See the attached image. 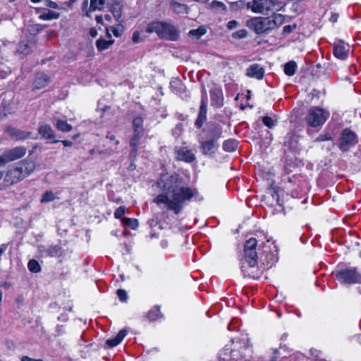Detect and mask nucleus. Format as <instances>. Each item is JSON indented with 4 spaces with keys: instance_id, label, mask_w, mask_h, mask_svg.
I'll return each instance as SVG.
<instances>
[{
    "instance_id": "obj_2",
    "label": "nucleus",
    "mask_w": 361,
    "mask_h": 361,
    "mask_svg": "<svg viewBox=\"0 0 361 361\" xmlns=\"http://www.w3.org/2000/svg\"><path fill=\"white\" fill-rule=\"evenodd\" d=\"M257 241L251 238L244 245V260L242 262L241 271L245 276L256 279L260 274L257 269L258 257L256 252Z\"/></svg>"
},
{
    "instance_id": "obj_32",
    "label": "nucleus",
    "mask_w": 361,
    "mask_h": 361,
    "mask_svg": "<svg viewBox=\"0 0 361 361\" xmlns=\"http://www.w3.org/2000/svg\"><path fill=\"white\" fill-rule=\"evenodd\" d=\"M161 314L159 310V307L155 306L147 314V317L151 321H156L161 318Z\"/></svg>"
},
{
    "instance_id": "obj_53",
    "label": "nucleus",
    "mask_w": 361,
    "mask_h": 361,
    "mask_svg": "<svg viewBox=\"0 0 361 361\" xmlns=\"http://www.w3.org/2000/svg\"><path fill=\"white\" fill-rule=\"evenodd\" d=\"M64 147H71L73 145V142L70 140H62L61 141Z\"/></svg>"
},
{
    "instance_id": "obj_36",
    "label": "nucleus",
    "mask_w": 361,
    "mask_h": 361,
    "mask_svg": "<svg viewBox=\"0 0 361 361\" xmlns=\"http://www.w3.org/2000/svg\"><path fill=\"white\" fill-rule=\"evenodd\" d=\"M206 32H207L206 28L203 26H200L197 29L191 30L189 32V35L194 36L198 39L200 37H202V35H204L206 33Z\"/></svg>"
},
{
    "instance_id": "obj_62",
    "label": "nucleus",
    "mask_w": 361,
    "mask_h": 361,
    "mask_svg": "<svg viewBox=\"0 0 361 361\" xmlns=\"http://www.w3.org/2000/svg\"><path fill=\"white\" fill-rule=\"evenodd\" d=\"M87 6H88V1L85 0L83 1L82 8L85 9V8H87Z\"/></svg>"
},
{
    "instance_id": "obj_47",
    "label": "nucleus",
    "mask_w": 361,
    "mask_h": 361,
    "mask_svg": "<svg viewBox=\"0 0 361 361\" xmlns=\"http://www.w3.org/2000/svg\"><path fill=\"white\" fill-rule=\"evenodd\" d=\"M130 145L132 147L131 153H130V154L132 155L133 153H134V152L135 151V135H134L131 138V140L130 141Z\"/></svg>"
},
{
    "instance_id": "obj_27",
    "label": "nucleus",
    "mask_w": 361,
    "mask_h": 361,
    "mask_svg": "<svg viewBox=\"0 0 361 361\" xmlns=\"http://www.w3.org/2000/svg\"><path fill=\"white\" fill-rule=\"evenodd\" d=\"M56 127L59 130L63 133L70 132L73 128L71 125L68 124L66 121L62 119L56 120Z\"/></svg>"
},
{
    "instance_id": "obj_5",
    "label": "nucleus",
    "mask_w": 361,
    "mask_h": 361,
    "mask_svg": "<svg viewBox=\"0 0 361 361\" xmlns=\"http://www.w3.org/2000/svg\"><path fill=\"white\" fill-rule=\"evenodd\" d=\"M147 32H156L159 37L169 40H176L178 36V30L173 25L159 21L149 24Z\"/></svg>"
},
{
    "instance_id": "obj_43",
    "label": "nucleus",
    "mask_w": 361,
    "mask_h": 361,
    "mask_svg": "<svg viewBox=\"0 0 361 361\" xmlns=\"http://www.w3.org/2000/svg\"><path fill=\"white\" fill-rule=\"evenodd\" d=\"M44 4L46 6L49 7V8H59L58 4L55 1H53L51 0H45Z\"/></svg>"
},
{
    "instance_id": "obj_14",
    "label": "nucleus",
    "mask_w": 361,
    "mask_h": 361,
    "mask_svg": "<svg viewBox=\"0 0 361 361\" xmlns=\"http://www.w3.org/2000/svg\"><path fill=\"white\" fill-rule=\"evenodd\" d=\"M176 158L178 160L185 162H192L195 160V157L191 150L186 147H180L176 148Z\"/></svg>"
},
{
    "instance_id": "obj_9",
    "label": "nucleus",
    "mask_w": 361,
    "mask_h": 361,
    "mask_svg": "<svg viewBox=\"0 0 361 361\" xmlns=\"http://www.w3.org/2000/svg\"><path fill=\"white\" fill-rule=\"evenodd\" d=\"M247 26L257 34L271 29L270 18L255 17L247 21Z\"/></svg>"
},
{
    "instance_id": "obj_41",
    "label": "nucleus",
    "mask_w": 361,
    "mask_h": 361,
    "mask_svg": "<svg viewBox=\"0 0 361 361\" xmlns=\"http://www.w3.org/2000/svg\"><path fill=\"white\" fill-rule=\"evenodd\" d=\"M123 222L125 225L131 227L133 229H135V219L124 218Z\"/></svg>"
},
{
    "instance_id": "obj_7",
    "label": "nucleus",
    "mask_w": 361,
    "mask_h": 361,
    "mask_svg": "<svg viewBox=\"0 0 361 361\" xmlns=\"http://www.w3.org/2000/svg\"><path fill=\"white\" fill-rule=\"evenodd\" d=\"M246 6L252 12L264 15H267L269 12H274L277 10V6H280L274 0H252L248 1Z\"/></svg>"
},
{
    "instance_id": "obj_54",
    "label": "nucleus",
    "mask_w": 361,
    "mask_h": 361,
    "mask_svg": "<svg viewBox=\"0 0 361 361\" xmlns=\"http://www.w3.org/2000/svg\"><path fill=\"white\" fill-rule=\"evenodd\" d=\"M338 15L337 13H334L331 15L330 20L332 23H336L338 20Z\"/></svg>"
},
{
    "instance_id": "obj_29",
    "label": "nucleus",
    "mask_w": 361,
    "mask_h": 361,
    "mask_svg": "<svg viewBox=\"0 0 361 361\" xmlns=\"http://www.w3.org/2000/svg\"><path fill=\"white\" fill-rule=\"evenodd\" d=\"M297 64L295 61H290L284 66V73L288 76H293L295 73Z\"/></svg>"
},
{
    "instance_id": "obj_25",
    "label": "nucleus",
    "mask_w": 361,
    "mask_h": 361,
    "mask_svg": "<svg viewBox=\"0 0 361 361\" xmlns=\"http://www.w3.org/2000/svg\"><path fill=\"white\" fill-rule=\"evenodd\" d=\"M149 225L151 228V231L149 233L151 238L155 237L157 234H159L158 231L164 228L163 225H161L156 219H151L149 221Z\"/></svg>"
},
{
    "instance_id": "obj_57",
    "label": "nucleus",
    "mask_w": 361,
    "mask_h": 361,
    "mask_svg": "<svg viewBox=\"0 0 361 361\" xmlns=\"http://www.w3.org/2000/svg\"><path fill=\"white\" fill-rule=\"evenodd\" d=\"M106 139H109V140H111V141H113V140H115L116 137H115V135H113V134L108 133V134L106 135Z\"/></svg>"
},
{
    "instance_id": "obj_49",
    "label": "nucleus",
    "mask_w": 361,
    "mask_h": 361,
    "mask_svg": "<svg viewBox=\"0 0 361 361\" xmlns=\"http://www.w3.org/2000/svg\"><path fill=\"white\" fill-rule=\"evenodd\" d=\"M21 361H43V360L41 359H33L28 356H23L21 358Z\"/></svg>"
},
{
    "instance_id": "obj_17",
    "label": "nucleus",
    "mask_w": 361,
    "mask_h": 361,
    "mask_svg": "<svg viewBox=\"0 0 361 361\" xmlns=\"http://www.w3.org/2000/svg\"><path fill=\"white\" fill-rule=\"evenodd\" d=\"M210 97L212 105L216 107H221L223 105V92L220 87H214L210 90Z\"/></svg>"
},
{
    "instance_id": "obj_28",
    "label": "nucleus",
    "mask_w": 361,
    "mask_h": 361,
    "mask_svg": "<svg viewBox=\"0 0 361 361\" xmlns=\"http://www.w3.org/2000/svg\"><path fill=\"white\" fill-rule=\"evenodd\" d=\"M284 19V16L279 13H274L271 18H270L271 29H273L275 26L281 25Z\"/></svg>"
},
{
    "instance_id": "obj_19",
    "label": "nucleus",
    "mask_w": 361,
    "mask_h": 361,
    "mask_svg": "<svg viewBox=\"0 0 361 361\" xmlns=\"http://www.w3.org/2000/svg\"><path fill=\"white\" fill-rule=\"evenodd\" d=\"M50 82V78L44 73H38L36 75L33 85L35 89H42L46 87Z\"/></svg>"
},
{
    "instance_id": "obj_46",
    "label": "nucleus",
    "mask_w": 361,
    "mask_h": 361,
    "mask_svg": "<svg viewBox=\"0 0 361 361\" xmlns=\"http://www.w3.org/2000/svg\"><path fill=\"white\" fill-rule=\"evenodd\" d=\"M238 22L235 21V20H231L227 24V27L229 29V30H233L235 27H237L238 26Z\"/></svg>"
},
{
    "instance_id": "obj_64",
    "label": "nucleus",
    "mask_w": 361,
    "mask_h": 361,
    "mask_svg": "<svg viewBox=\"0 0 361 361\" xmlns=\"http://www.w3.org/2000/svg\"><path fill=\"white\" fill-rule=\"evenodd\" d=\"M104 18H105V19H106V20H110V19H111V16H110V15H109V14H106V15L104 16Z\"/></svg>"
},
{
    "instance_id": "obj_40",
    "label": "nucleus",
    "mask_w": 361,
    "mask_h": 361,
    "mask_svg": "<svg viewBox=\"0 0 361 361\" xmlns=\"http://www.w3.org/2000/svg\"><path fill=\"white\" fill-rule=\"evenodd\" d=\"M247 31L245 30H240L233 33L232 36L235 39H243L247 36Z\"/></svg>"
},
{
    "instance_id": "obj_52",
    "label": "nucleus",
    "mask_w": 361,
    "mask_h": 361,
    "mask_svg": "<svg viewBox=\"0 0 361 361\" xmlns=\"http://www.w3.org/2000/svg\"><path fill=\"white\" fill-rule=\"evenodd\" d=\"M111 30L114 33V35L115 37H120L121 36V32H120V30L118 27H111Z\"/></svg>"
},
{
    "instance_id": "obj_30",
    "label": "nucleus",
    "mask_w": 361,
    "mask_h": 361,
    "mask_svg": "<svg viewBox=\"0 0 361 361\" xmlns=\"http://www.w3.org/2000/svg\"><path fill=\"white\" fill-rule=\"evenodd\" d=\"M237 147L238 142L235 140H228L223 143V149L226 152H233Z\"/></svg>"
},
{
    "instance_id": "obj_3",
    "label": "nucleus",
    "mask_w": 361,
    "mask_h": 361,
    "mask_svg": "<svg viewBox=\"0 0 361 361\" xmlns=\"http://www.w3.org/2000/svg\"><path fill=\"white\" fill-rule=\"evenodd\" d=\"M35 164L32 161L23 160L15 166L11 167L5 173L4 183L6 185L16 184L34 171Z\"/></svg>"
},
{
    "instance_id": "obj_8",
    "label": "nucleus",
    "mask_w": 361,
    "mask_h": 361,
    "mask_svg": "<svg viewBox=\"0 0 361 361\" xmlns=\"http://www.w3.org/2000/svg\"><path fill=\"white\" fill-rule=\"evenodd\" d=\"M358 142V137L353 130L345 128L343 130L339 138V149L343 152H348Z\"/></svg>"
},
{
    "instance_id": "obj_12",
    "label": "nucleus",
    "mask_w": 361,
    "mask_h": 361,
    "mask_svg": "<svg viewBox=\"0 0 361 361\" xmlns=\"http://www.w3.org/2000/svg\"><path fill=\"white\" fill-rule=\"evenodd\" d=\"M350 46L343 41L338 40L334 44L333 53L335 57L341 60H345L348 56Z\"/></svg>"
},
{
    "instance_id": "obj_35",
    "label": "nucleus",
    "mask_w": 361,
    "mask_h": 361,
    "mask_svg": "<svg viewBox=\"0 0 361 361\" xmlns=\"http://www.w3.org/2000/svg\"><path fill=\"white\" fill-rule=\"evenodd\" d=\"M27 268L32 273H39L41 271V267L39 262L35 259H31L27 264Z\"/></svg>"
},
{
    "instance_id": "obj_21",
    "label": "nucleus",
    "mask_w": 361,
    "mask_h": 361,
    "mask_svg": "<svg viewBox=\"0 0 361 361\" xmlns=\"http://www.w3.org/2000/svg\"><path fill=\"white\" fill-rule=\"evenodd\" d=\"M110 11L114 16V18L119 21L122 16L123 11V4L121 1H116L114 2H110Z\"/></svg>"
},
{
    "instance_id": "obj_61",
    "label": "nucleus",
    "mask_w": 361,
    "mask_h": 361,
    "mask_svg": "<svg viewBox=\"0 0 361 361\" xmlns=\"http://www.w3.org/2000/svg\"><path fill=\"white\" fill-rule=\"evenodd\" d=\"M6 162H5L3 156H2V154H1V155H0V166H4V165H6Z\"/></svg>"
},
{
    "instance_id": "obj_59",
    "label": "nucleus",
    "mask_w": 361,
    "mask_h": 361,
    "mask_svg": "<svg viewBox=\"0 0 361 361\" xmlns=\"http://www.w3.org/2000/svg\"><path fill=\"white\" fill-rule=\"evenodd\" d=\"M291 27L290 25H286L283 27L284 32H291Z\"/></svg>"
},
{
    "instance_id": "obj_50",
    "label": "nucleus",
    "mask_w": 361,
    "mask_h": 361,
    "mask_svg": "<svg viewBox=\"0 0 361 361\" xmlns=\"http://www.w3.org/2000/svg\"><path fill=\"white\" fill-rule=\"evenodd\" d=\"M8 245L7 244H2L0 245V257L1 255L5 252V251L7 250Z\"/></svg>"
},
{
    "instance_id": "obj_39",
    "label": "nucleus",
    "mask_w": 361,
    "mask_h": 361,
    "mask_svg": "<svg viewBox=\"0 0 361 361\" xmlns=\"http://www.w3.org/2000/svg\"><path fill=\"white\" fill-rule=\"evenodd\" d=\"M117 296L122 302H126L128 300L127 292L124 289H118L116 291Z\"/></svg>"
},
{
    "instance_id": "obj_38",
    "label": "nucleus",
    "mask_w": 361,
    "mask_h": 361,
    "mask_svg": "<svg viewBox=\"0 0 361 361\" xmlns=\"http://www.w3.org/2000/svg\"><path fill=\"white\" fill-rule=\"evenodd\" d=\"M263 123L268 128H271L276 126V121L269 116H264L262 118Z\"/></svg>"
},
{
    "instance_id": "obj_23",
    "label": "nucleus",
    "mask_w": 361,
    "mask_h": 361,
    "mask_svg": "<svg viewBox=\"0 0 361 361\" xmlns=\"http://www.w3.org/2000/svg\"><path fill=\"white\" fill-rule=\"evenodd\" d=\"M60 16V14L57 12L45 9L44 12L42 13L39 16V18L42 20H51L54 19H58Z\"/></svg>"
},
{
    "instance_id": "obj_26",
    "label": "nucleus",
    "mask_w": 361,
    "mask_h": 361,
    "mask_svg": "<svg viewBox=\"0 0 361 361\" xmlns=\"http://www.w3.org/2000/svg\"><path fill=\"white\" fill-rule=\"evenodd\" d=\"M114 40H106L103 38H99L96 41V47L98 51H102L107 49L113 43Z\"/></svg>"
},
{
    "instance_id": "obj_1",
    "label": "nucleus",
    "mask_w": 361,
    "mask_h": 361,
    "mask_svg": "<svg viewBox=\"0 0 361 361\" xmlns=\"http://www.w3.org/2000/svg\"><path fill=\"white\" fill-rule=\"evenodd\" d=\"M157 185L164 192L159 195L154 202L161 207L173 211L176 214L180 213L185 201L197 194L195 190L184 186L177 174L162 175Z\"/></svg>"
},
{
    "instance_id": "obj_42",
    "label": "nucleus",
    "mask_w": 361,
    "mask_h": 361,
    "mask_svg": "<svg viewBox=\"0 0 361 361\" xmlns=\"http://www.w3.org/2000/svg\"><path fill=\"white\" fill-rule=\"evenodd\" d=\"M125 210H126V209H125V207H118V208L116 210V212H115V213H114V216H115V218H116V219H119V218H121V216L125 214Z\"/></svg>"
},
{
    "instance_id": "obj_24",
    "label": "nucleus",
    "mask_w": 361,
    "mask_h": 361,
    "mask_svg": "<svg viewBox=\"0 0 361 361\" xmlns=\"http://www.w3.org/2000/svg\"><path fill=\"white\" fill-rule=\"evenodd\" d=\"M170 6L171 9L176 13L183 14L187 13V6L178 1H172L170 4Z\"/></svg>"
},
{
    "instance_id": "obj_15",
    "label": "nucleus",
    "mask_w": 361,
    "mask_h": 361,
    "mask_svg": "<svg viewBox=\"0 0 361 361\" xmlns=\"http://www.w3.org/2000/svg\"><path fill=\"white\" fill-rule=\"evenodd\" d=\"M8 135L17 141L25 140L31 137L32 133L22 130L16 128L9 127L6 130Z\"/></svg>"
},
{
    "instance_id": "obj_6",
    "label": "nucleus",
    "mask_w": 361,
    "mask_h": 361,
    "mask_svg": "<svg viewBox=\"0 0 361 361\" xmlns=\"http://www.w3.org/2000/svg\"><path fill=\"white\" fill-rule=\"evenodd\" d=\"M329 112L319 107H312L305 117L307 124L312 128L322 126L329 117Z\"/></svg>"
},
{
    "instance_id": "obj_37",
    "label": "nucleus",
    "mask_w": 361,
    "mask_h": 361,
    "mask_svg": "<svg viewBox=\"0 0 361 361\" xmlns=\"http://www.w3.org/2000/svg\"><path fill=\"white\" fill-rule=\"evenodd\" d=\"M56 198V197L52 191H51V190L46 191L42 195V197L41 199V202L42 203L50 202L54 201Z\"/></svg>"
},
{
    "instance_id": "obj_10",
    "label": "nucleus",
    "mask_w": 361,
    "mask_h": 361,
    "mask_svg": "<svg viewBox=\"0 0 361 361\" xmlns=\"http://www.w3.org/2000/svg\"><path fill=\"white\" fill-rule=\"evenodd\" d=\"M27 152V148L23 146H18L12 149H6L2 153L6 164L16 161L23 157Z\"/></svg>"
},
{
    "instance_id": "obj_11",
    "label": "nucleus",
    "mask_w": 361,
    "mask_h": 361,
    "mask_svg": "<svg viewBox=\"0 0 361 361\" xmlns=\"http://www.w3.org/2000/svg\"><path fill=\"white\" fill-rule=\"evenodd\" d=\"M207 94L204 87L202 88V99L200 108V113L198 118L196 120L195 125L198 128H201L203 123L207 118Z\"/></svg>"
},
{
    "instance_id": "obj_4",
    "label": "nucleus",
    "mask_w": 361,
    "mask_h": 361,
    "mask_svg": "<svg viewBox=\"0 0 361 361\" xmlns=\"http://www.w3.org/2000/svg\"><path fill=\"white\" fill-rule=\"evenodd\" d=\"M333 274L343 285L361 283V274L356 267L338 265Z\"/></svg>"
},
{
    "instance_id": "obj_45",
    "label": "nucleus",
    "mask_w": 361,
    "mask_h": 361,
    "mask_svg": "<svg viewBox=\"0 0 361 361\" xmlns=\"http://www.w3.org/2000/svg\"><path fill=\"white\" fill-rule=\"evenodd\" d=\"M331 140V136L329 134L320 135L317 138V141H325Z\"/></svg>"
},
{
    "instance_id": "obj_22",
    "label": "nucleus",
    "mask_w": 361,
    "mask_h": 361,
    "mask_svg": "<svg viewBox=\"0 0 361 361\" xmlns=\"http://www.w3.org/2000/svg\"><path fill=\"white\" fill-rule=\"evenodd\" d=\"M44 252L46 256L50 257H59L63 255V250L59 245H50L44 250Z\"/></svg>"
},
{
    "instance_id": "obj_31",
    "label": "nucleus",
    "mask_w": 361,
    "mask_h": 361,
    "mask_svg": "<svg viewBox=\"0 0 361 361\" xmlns=\"http://www.w3.org/2000/svg\"><path fill=\"white\" fill-rule=\"evenodd\" d=\"M222 135V130L220 126H216L212 129L209 130V139L214 140V141L217 142V140L220 138Z\"/></svg>"
},
{
    "instance_id": "obj_18",
    "label": "nucleus",
    "mask_w": 361,
    "mask_h": 361,
    "mask_svg": "<svg viewBox=\"0 0 361 361\" xmlns=\"http://www.w3.org/2000/svg\"><path fill=\"white\" fill-rule=\"evenodd\" d=\"M246 75L250 78L261 80L264 77V70L257 63L252 64L247 68Z\"/></svg>"
},
{
    "instance_id": "obj_48",
    "label": "nucleus",
    "mask_w": 361,
    "mask_h": 361,
    "mask_svg": "<svg viewBox=\"0 0 361 361\" xmlns=\"http://www.w3.org/2000/svg\"><path fill=\"white\" fill-rule=\"evenodd\" d=\"M231 357L232 360L238 361L239 360H240L242 358L243 356L242 355H240V357L237 356L236 352L235 350H232L231 352Z\"/></svg>"
},
{
    "instance_id": "obj_60",
    "label": "nucleus",
    "mask_w": 361,
    "mask_h": 361,
    "mask_svg": "<svg viewBox=\"0 0 361 361\" xmlns=\"http://www.w3.org/2000/svg\"><path fill=\"white\" fill-rule=\"evenodd\" d=\"M35 9L36 13H38V14H39V15H40L42 13L44 12V10H45V9H44V8H35Z\"/></svg>"
},
{
    "instance_id": "obj_13",
    "label": "nucleus",
    "mask_w": 361,
    "mask_h": 361,
    "mask_svg": "<svg viewBox=\"0 0 361 361\" xmlns=\"http://www.w3.org/2000/svg\"><path fill=\"white\" fill-rule=\"evenodd\" d=\"M202 154L204 155L214 154L219 147V144L214 140H207L200 142Z\"/></svg>"
},
{
    "instance_id": "obj_33",
    "label": "nucleus",
    "mask_w": 361,
    "mask_h": 361,
    "mask_svg": "<svg viewBox=\"0 0 361 361\" xmlns=\"http://www.w3.org/2000/svg\"><path fill=\"white\" fill-rule=\"evenodd\" d=\"M16 52L19 54L27 55L31 52V48L27 43L20 42Z\"/></svg>"
},
{
    "instance_id": "obj_51",
    "label": "nucleus",
    "mask_w": 361,
    "mask_h": 361,
    "mask_svg": "<svg viewBox=\"0 0 361 361\" xmlns=\"http://www.w3.org/2000/svg\"><path fill=\"white\" fill-rule=\"evenodd\" d=\"M89 33H90V35L94 38L97 35V30H96V28L92 27L90 29Z\"/></svg>"
},
{
    "instance_id": "obj_34",
    "label": "nucleus",
    "mask_w": 361,
    "mask_h": 361,
    "mask_svg": "<svg viewBox=\"0 0 361 361\" xmlns=\"http://www.w3.org/2000/svg\"><path fill=\"white\" fill-rule=\"evenodd\" d=\"M106 0H90V11L102 10Z\"/></svg>"
},
{
    "instance_id": "obj_44",
    "label": "nucleus",
    "mask_w": 361,
    "mask_h": 361,
    "mask_svg": "<svg viewBox=\"0 0 361 361\" xmlns=\"http://www.w3.org/2000/svg\"><path fill=\"white\" fill-rule=\"evenodd\" d=\"M212 6L221 8L223 10H225L226 8V7L224 3H222L221 1H213L212 2Z\"/></svg>"
},
{
    "instance_id": "obj_16",
    "label": "nucleus",
    "mask_w": 361,
    "mask_h": 361,
    "mask_svg": "<svg viewBox=\"0 0 361 361\" xmlns=\"http://www.w3.org/2000/svg\"><path fill=\"white\" fill-rule=\"evenodd\" d=\"M38 133L42 138L51 140L50 142L51 143H57L60 142L59 140H54V132L49 125L44 124L39 126Z\"/></svg>"
},
{
    "instance_id": "obj_20",
    "label": "nucleus",
    "mask_w": 361,
    "mask_h": 361,
    "mask_svg": "<svg viewBox=\"0 0 361 361\" xmlns=\"http://www.w3.org/2000/svg\"><path fill=\"white\" fill-rule=\"evenodd\" d=\"M126 334V329H124L121 330L114 338H109L106 341V345L109 348L117 346L123 341Z\"/></svg>"
},
{
    "instance_id": "obj_63",
    "label": "nucleus",
    "mask_w": 361,
    "mask_h": 361,
    "mask_svg": "<svg viewBox=\"0 0 361 361\" xmlns=\"http://www.w3.org/2000/svg\"><path fill=\"white\" fill-rule=\"evenodd\" d=\"M4 177H5L4 172L2 171H0V180H1Z\"/></svg>"
},
{
    "instance_id": "obj_56",
    "label": "nucleus",
    "mask_w": 361,
    "mask_h": 361,
    "mask_svg": "<svg viewBox=\"0 0 361 361\" xmlns=\"http://www.w3.org/2000/svg\"><path fill=\"white\" fill-rule=\"evenodd\" d=\"M98 108L100 109L102 111H106L107 109H109V107L107 106H102V103L99 102V104H98Z\"/></svg>"
},
{
    "instance_id": "obj_55",
    "label": "nucleus",
    "mask_w": 361,
    "mask_h": 361,
    "mask_svg": "<svg viewBox=\"0 0 361 361\" xmlns=\"http://www.w3.org/2000/svg\"><path fill=\"white\" fill-rule=\"evenodd\" d=\"M160 245L163 249H166L169 245L168 241L166 240H162Z\"/></svg>"
},
{
    "instance_id": "obj_58",
    "label": "nucleus",
    "mask_w": 361,
    "mask_h": 361,
    "mask_svg": "<svg viewBox=\"0 0 361 361\" xmlns=\"http://www.w3.org/2000/svg\"><path fill=\"white\" fill-rule=\"evenodd\" d=\"M95 20L97 23H103V17L102 16H97L95 18Z\"/></svg>"
}]
</instances>
